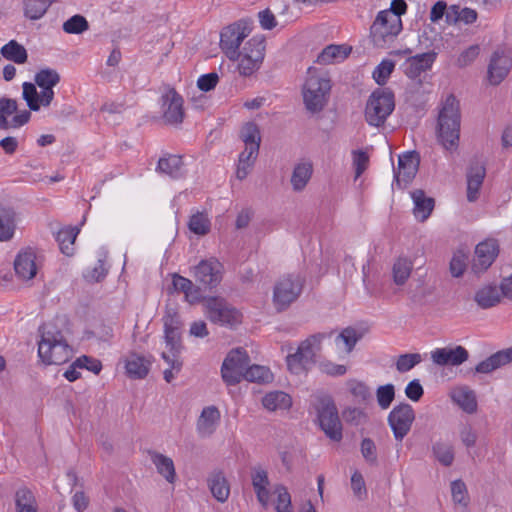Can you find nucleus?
Listing matches in <instances>:
<instances>
[{"mask_svg": "<svg viewBox=\"0 0 512 512\" xmlns=\"http://www.w3.org/2000/svg\"><path fill=\"white\" fill-rule=\"evenodd\" d=\"M34 81L23 83L22 96L31 111H39L41 106L48 107L53 101V87L60 82V75L54 69L44 68L35 74Z\"/></svg>", "mask_w": 512, "mask_h": 512, "instance_id": "f257e3e1", "label": "nucleus"}, {"mask_svg": "<svg viewBox=\"0 0 512 512\" xmlns=\"http://www.w3.org/2000/svg\"><path fill=\"white\" fill-rule=\"evenodd\" d=\"M41 340L38 343V355L47 365H61L70 358L71 349L62 332L53 323L40 326Z\"/></svg>", "mask_w": 512, "mask_h": 512, "instance_id": "f03ea898", "label": "nucleus"}, {"mask_svg": "<svg viewBox=\"0 0 512 512\" xmlns=\"http://www.w3.org/2000/svg\"><path fill=\"white\" fill-rule=\"evenodd\" d=\"M459 133V103L454 95H449L438 116V140L446 150L452 151L458 147Z\"/></svg>", "mask_w": 512, "mask_h": 512, "instance_id": "7ed1b4c3", "label": "nucleus"}, {"mask_svg": "<svg viewBox=\"0 0 512 512\" xmlns=\"http://www.w3.org/2000/svg\"><path fill=\"white\" fill-rule=\"evenodd\" d=\"M394 108L393 92L388 88H377L367 100L365 119L369 125L380 127L384 125Z\"/></svg>", "mask_w": 512, "mask_h": 512, "instance_id": "20e7f679", "label": "nucleus"}, {"mask_svg": "<svg viewBox=\"0 0 512 512\" xmlns=\"http://www.w3.org/2000/svg\"><path fill=\"white\" fill-rule=\"evenodd\" d=\"M315 409L319 426L324 434L330 440L340 442L343 438V428L332 397L329 395L318 396Z\"/></svg>", "mask_w": 512, "mask_h": 512, "instance_id": "39448f33", "label": "nucleus"}, {"mask_svg": "<svg viewBox=\"0 0 512 512\" xmlns=\"http://www.w3.org/2000/svg\"><path fill=\"white\" fill-rule=\"evenodd\" d=\"M331 89L330 79L315 75L313 67L308 68V77L303 87V99L306 109L312 113L320 112L327 103Z\"/></svg>", "mask_w": 512, "mask_h": 512, "instance_id": "423d86ee", "label": "nucleus"}, {"mask_svg": "<svg viewBox=\"0 0 512 512\" xmlns=\"http://www.w3.org/2000/svg\"><path fill=\"white\" fill-rule=\"evenodd\" d=\"M402 28V20H398L394 12L382 10L378 12L370 27L371 41L378 48H386L395 40Z\"/></svg>", "mask_w": 512, "mask_h": 512, "instance_id": "0eeeda50", "label": "nucleus"}, {"mask_svg": "<svg viewBox=\"0 0 512 512\" xmlns=\"http://www.w3.org/2000/svg\"><path fill=\"white\" fill-rule=\"evenodd\" d=\"M203 306L207 319L213 324L234 329L242 322V313L222 297H208Z\"/></svg>", "mask_w": 512, "mask_h": 512, "instance_id": "6e6552de", "label": "nucleus"}, {"mask_svg": "<svg viewBox=\"0 0 512 512\" xmlns=\"http://www.w3.org/2000/svg\"><path fill=\"white\" fill-rule=\"evenodd\" d=\"M331 334L317 333L302 341L294 354L287 356V366L295 374L308 370L315 363V349L319 350L321 342Z\"/></svg>", "mask_w": 512, "mask_h": 512, "instance_id": "1a4fd4ad", "label": "nucleus"}, {"mask_svg": "<svg viewBox=\"0 0 512 512\" xmlns=\"http://www.w3.org/2000/svg\"><path fill=\"white\" fill-rule=\"evenodd\" d=\"M304 280L299 275L289 274L280 278L274 286L273 303L277 311L287 309L302 293Z\"/></svg>", "mask_w": 512, "mask_h": 512, "instance_id": "9d476101", "label": "nucleus"}, {"mask_svg": "<svg viewBox=\"0 0 512 512\" xmlns=\"http://www.w3.org/2000/svg\"><path fill=\"white\" fill-rule=\"evenodd\" d=\"M249 364L250 358L244 348L239 347L231 350L222 363L221 375L223 381L227 385L240 383Z\"/></svg>", "mask_w": 512, "mask_h": 512, "instance_id": "9b49d317", "label": "nucleus"}, {"mask_svg": "<svg viewBox=\"0 0 512 512\" xmlns=\"http://www.w3.org/2000/svg\"><path fill=\"white\" fill-rule=\"evenodd\" d=\"M265 41L263 38L253 37L248 40L239 52L238 71L243 76H250L257 71L264 59Z\"/></svg>", "mask_w": 512, "mask_h": 512, "instance_id": "f8f14e48", "label": "nucleus"}, {"mask_svg": "<svg viewBox=\"0 0 512 512\" xmlns=\"http://www.w3.org/2000/svg\"><path fill=\"white\" fill-rule=\"evenodd\" d=\"M249 33L250 28L244 21L223 28L220 34V47L230 60L234 61L239 57V47Z\"/></svg>", "mask_w": 512, "mask_h": 512, "instance_id": "ddd939ff", "label": "nucleus"}, {"mask_svg": "<svg viewBox=\"0 0 512 512\" xmlns=\"http://www.w3.org/2000/svg\"><path fill=\"white\" fill-rule=\"evenodd\" d=\"M415 411L408 403H400L390 411L387 421L396 441L401 442L410 432Z\"/></svg>", "mask_w": 512, "mask_h": 512, "instance_id": "4468645a", "label": "nucleus"}, {"mask_svg": "<svg viewBox=\"0 0 512 512\" xmlns=\"http://www.w3.org/2000/svg\"><path fill=\"white\" fill-rule=\"evenodd\" d=\"M222 270L223 265L216 258L205 259L194 267L193 276L204 288L212 289L221 282Z\"/></svg>", "mask_w": 512, "mask_h": 512, "instance_id": "2eb2a0df", "label": "nucleus"}, {"mask_svg": "<svg viewBox=\"0 0 512 512\" xmlns=\"http://www.w3.org/2000/svg\"><path fill=\"white\" fill-rule=\"evenodd\" d=\"M184 100L182 96L171 87L161 96L163 119L167 124L179 125L184 119Z\"/></svg>", "mask_w": 512, "mask_h": 512, "instance_id": "dca6fc26", "label": "nucleus"}, {"mask_svg": "<svg viewBox=\"0 0 512 512\" xmlns=\"http://www.w3.org/2000/svg\"><path fill=\"white\" fill-rule=\"evenodd\" d=\"M486 176L485 162L477 157L470 160L466 171L467 200L475 202L480 195V189Z\"/></svg>", "mask_w": 512, "mask_h": 512, "instance_id": "f3484780", "label": "nucleus"}, {"mask_svg": "<svg viewBox=\"0 0 512 512\" xmlns=\"http://www.w3.org/2000/svg\"><path fill=\"white\" fill-rule=\"evenodd\" d=\"M419 155L417 152H407L398 158V166L394 169V178L398 186H406L415 177L419 167Z\"/></svg>", "mask_w": 512, "mask_h": 512, "instance_id": "a211bd4d", "label": "nucleus"}, {"mask_svg": "<svg viewBox=\"0 0 512 512\" xmlns=\"http://www.w3.org/2000/svg\"><path fill=\"white\" fill-rule=\"evenodd\" d=\"M499 253V246L496 240L488 239L480 242L475 248L472 269L479 273L487 270L495 261Z\"/></svg>", "mask_w": 512, "mask_h": 512, "instance_id": "6ab92c4d", "label": "nucleus"}, {"mask_svg": "<svg viewBox=\"0 0 512 512\" xmlns=\"http://www.w3.org/2000/svg\"><path fill=\"white\" fill-rule=\"evenodd\" d=\"M469 358V353L463 346L454 348H437L431 352L432 361L439 366H459Z\"/></svg>", "mask_w": 512, "mask_h": 512, "instance_id": "aec40b11", "label": "nucleus"}, {"mask_svg": "<svg viewBox=\"0 0 512 512\" xmlns=\"http://www.w3.org/2000/svg\"><path fill=\"white\" fill-rule=\"evenodd\" d=\"M36 254L31 248L18 253L14 260L16 275L22 280H30L37 274Z\"/></svg>", "mask_w": 512, "mask_h": 512, "instance_id": "412c9836", "label": "nucleus"}, {"mask_svg": "<svg viewBox=\"0 0 512 512\" xmlns=\"http://www.w3.org/2000/svg\"><path fill=\"white\" fill-rule=\"evenodd\" d=\"M512 60L503 52L496 51L491 56L488 66V80L492 85L500 84L508 75Z\"/></svg>", "mask_w": 512, "mask_h": 512, "instance_id": "4be33fe9", "label": "nucleus"}, {"mask_svg": "<svg viewBox=\"0 0 512 512\" xmlns=\"http://www.w3.org/2000/svg\"><path fill=\"white\" fill-rule=\"evenodd\" d=\"M436 56L437 54L435 52H427L408 58L404 64L405 74L410 79H416L422 72H425L432 67L436 60Z\"/></svg>", "mask_w": 512, "mask_h": 512, "instance_id": "5701e85b", "label": "nucleus"}, {"mask_svg": "<svg viewBox=\"0 0 512 512\" xmlns=\"http://www.w3.org/2000/svg\"><path fill=\"white\" fill-rule=\"evenodd\" d=\"M512 362V347L500 350L475 367L476 373L488 374Z\"/></svg>", "mask_w": 512, "mask_h": 512, "instance_id": "b1692460", "label": "nucleus"}, {"mask_svg": "<svg viewBox=\"0 0 512 512\" xmlns=\"http://www.w3.org/2000/svg\"><path fill=\"white\" fill-rule=\"evenodd\" d=\"M220 411L214 405L205 407L198 420L197 432L201 437H208L214 433L220 421Z\"/></svg>", "mask_w": 512, "mask_h": 512, "instance_id": "393cba45", "label": "nucleus"}, {"mask_svg": "<svg viewBox=\"0 0 512 512\" xmlns=\"http://www.w3.org/2000/svg\"><path fill=\"white\" fill-rule=\"evenodd\" d=\"M450 397L466 413L473 414L477 411L476 394L468 386L455 387L451 390Z\"/></svg>", "mask_w": 512, "mask_h": 512, "instance_id": "a878e982", "label": "nucleus"}, {"mask_svg": "<svg viewBox=\"0 0 512 512\" xmlns=\"http://www.w3.org/2000/svg\"><path fill=\"white\" fill-rule=\"evenodd\" d=\"M411 198L413 199L414 202V216L421 222H424L429 218L434 209V199L431 197H427L425 195V192L420 189L411 192Z\"/></svg>", "mask_w": 512, "mask_h": 512, "instance_id": "bb28decb", "label": "nucleus"}, {"mask_svg": "<svg viewBox=\"0 0 512 512\" xmlns=\"http://www.w3.org/2000/svg\"><path fill=\"white\" fill-rule=\"evenodd\" d=\"M151 361L137 353H130L126 359V372L130 378L143 379L149 373Z\"/></svg>", "mask_w": 512, "mask_h": 512, "instance_id": "cd10ccee", "label": "nucleus"}, {"mask_svg": "<svg viewBox=\"0 0 512 512\" xmlns=\"http://www.w3.org/2000/svg\"><path fill=\"white\" fill-rule=\"evenodd\" d=\"M252 485L257 497V500L266 507L269 500V479L267 471L261 467H254L251 473Z\"/></svg>", "mask_w": 512, "mask_h": 512, "instance_id": "c85d7f7f", "label": "nucleus"}, {"mask_svg": "<svg viewBox=\"0 0 512 512\" xmlns=\"http://www.w3.org/2000/svg\"><path fill=\"white\" fill-rule=\"evenodd\" d=\"M149 454L157 472L162 475L167 482L173 484L176 481V471L173 460L156 451H150Z\"/></svg>", "mask_w": 512, "mask_h": 512, "instance_id": "c756f323", "label": "nucleus"}, {"mask_svg": "<svg viewBox=\"0 0 512 512\" xmlns=\"http://www.w3.org/2000/svg\"><path fill=\"white\" fill-rule=\"evenodd\" d=\"M182 168V158L177 155L168 154L158 160L156 171L168 175L173 179H177L183 175Z\"/></svg>", "mask_w": 512, "mask_h": 512, "instance_id": "7c9ffc66", "label": "nucleus"}, {"mask_svg": "<svg viewBox=\"0 0 512 512\" xmlns=\"http://www.w3.org/2000/svg\"><path fill=\"white\" fill-rule=\"evenodd\" d=\"M16 213L12 207L0 205V241L10 240L16 228Z\"/></svg>", "mask_w": 512, "mask_h": 512, "instance_id": "2f4dec72", "label": "nucleus"}, {"mask_svg": "<svg viewBox=\"0 0 512 512\" xmlns=\"http://www.w3.org/2000/svg\"><path fill=\"white\" fill-rule=\"evenodd\" d=\"M208 486L216 500L222 503L227 501L230 495V485L222 472L212 474L208 479Z\"/></svg>", "mask_w": 512, "mask_h": 512, "instance_id": "473e14b6", "label": "nucleus"}, {"mask_svg": "<svg viewBox=\"0 0 512 512\" xmlns=\"http://www.w3.org/2000/svg\"><path fill=\"white\" fill-rule=\"evenodd\" d=\"M262 404L269 411L286 410L291 407L292 399L283 391H273L263 397Z\"/></svg>", "mask_w": 512, "mask_h": 512, "instance_id": "72a5a7b5", "label": "nucleus"}, {"mask_svg": "<svg viewBox=\"0 0 512 512\" xmlns=\"http://www.w3.org/2000/svg\"><path fill=\"white\" fill-rule=\"evenodd\" d=\"M351 50V47L346 45H329L318 55L317 62L327 65L331 64L333 61L344 60L349 56Z\"/></svg>", "mask_w": 512, "mask_h": 512, "instance_id": "f704fd0d", "label": "nucleus"}, {"mask_svg": "<svg viewBox=\"0 0 512 512\" xmlns=\"http://www.w3.org/2000/svg\"><path fill=\"white\" fill-rule=\"evenodd\" d=\"M258 154L259 149L245 146V149L240 153L238 159L236 170L237 179L244 180L248 176L250 169L253 167L254 162L257 159Z\"/></svg>", "mask_w": 512, "mask_h": 512, "instance_id": "c9c22d12", "label": "nucleus"}, {"mask_svg": "<svg viewBox=\"0 0 512 512\" xmlns=\"http://www.w3.org/2000/svg\"><path fill=\"white\" fill-rule=\"evenodd\" d=\"M54 0H21L24 16L30 20L42 18Z\"/></svg>", "mask_w": 512, "mask_h": 512, "instance_id": "e433bc0d", "label": "nucleus"}, {"mask_svg": "<svg viewBox=\"0 0 512 512\" xmlns=\"http://www.w3.org/2000/svg\"><path fill=\"white\" fill-rule=\"evenodd\" d=\"M0 52L6 60L12 61L16 64H24L28 59L27 50L16 40H10L1 48Z\"/></svg>", "mask_w": 512, "mask_h": 512, "instance_id": "4c0bfd02", "label": "nucleus"}, {"mask_svg": "<svg viewBox=\"0 0 512 512\" xmlns=\"http://www.w3.org/2000/svg\"><path fill=\"white\" fill-rule=\"evenodd\" d=\"M15 507L17 512H38L36 498L27 487H21L16 491Z\"/></svg>", "mask_w": 512, "mask_h": 512, "instance_id": "58836bf2", "label": "nucleus"}, {"mask_svg": "<svg viewBox=\"0 0 512 512\" xmlns=\"http://www.w3.org/2000/svg\"><path fill=\"white\" fill-rule=\"evenodd\" d=\"M413 269V263L407 257H399L393 264L392 276L396 285L402 286L409 279Z\"/></svg>", "mask_w": 512, "mask_h": 512, "instance_id": "ea45409f", "label": "nucleus"}, {"mask_svg": "<svg viewBox=\"0 0 512 512\" xmlns=\"http://www.w3.org/2000/svg\"><path fill=\"white\" fill-rule=\"evenodd\" d=\"M474 299L481 308L487 309L500 302L501 294L497 287L485 286L476 292Z\"/></svg>", "mask_w": 512, "mask_h": 512, "instance_id": "a19ab883", "label": "nucleus"}, {"mask_svg": "<svg viewBox=\"0 0 512 512\" xmlns=\"http://www.w3.org/2000/svg\"><path fill=\"white\" fill-rule=\"evenodd\" d=\"M313 172L312 164L299 163L294 167L291 184L295 191H301L305 188Z\"/></svg>", "mask_w": 512, "mask_h": 512, "instance_id": "79ce46f5", "label": "nucleus"}, {"mask_svg": "<svg viewBox=\"0 0 512 512\" xmlns=\"http://www.w3.org/2000/svg\"><path fill=\"white\" fill-rule=\"evenodd\" d=\"M78 233L79 229L77 227H67L57 232L56 241L59 243L60 250L63 254L67 256L73 254V245Z\"/></svg>", "mask_w": 512, "mask_h": 512, "instance_id": "37998d69", "label": "nucleus"}, {"mask_svg": "<svg viewBox=\"0 0 512 512\" xmlns=\"http://www.w3.org/2000/svg\"><path fill=\"white\" fill-rule=\"evenodd\" d=\"M349 392L358 403H368L372 399V393L368 385L356 379H350L346 383Z\"/></svg>", "mask_w": 512, "mask_h": 512, "instance_id": "c03bdc74", "label": "nucleus"}, {"mask_svg": "<svg viewBox=\"0 0 512 512\" xmlns=\"http://www.w3.org/2000/svg\"><path fill=\"white\" fill-rule=\"evenodd\" d=\"M240 138L246 147L260 149L261 135L259 127L254 122H247L241 129Z\"/></svg>", "mask_w": 512, "mask_h": 512, "instance_id": "a18cd8bd", "label": "nucleus"}, {"mask_svg": "<svg viewBox=\"0 0 512 512\" xmlns=\"http://www.w3.org/2000/svg\"><path fill=\"white\" fill-rule=\"evenodd\" d=\"M432 452L435 458L443 465V466H451L454 461V450L452 445L438 441L433 444Z\"/></svg>", "mask_w": 512, "mask_h": 512, "instance_id": "49530a36", "label": "nucleus"}, {"mask_svg": "<svg viewBox=\"0 0 512 512\" xmlns=\"http://www.w3.org/2000/svg\"><path fill=\"white\" fill-rule=\"evenodd\" d=\"M362 335L357 332V330L353 327H347L342 330L340 334L337 335L335 339L336 345L343 343L345 346V351L347 353H351L356 345V343L361 339Z\"/></svg>", "mask_w": 512, "mask_h": 512, "instance_id": "de8ad7c7", "label": "nucleus"}, {"mask_svg": "<svg viewBox=\"0 0 512 512\" xmlns=\"http://www.w3.org/2000/svg\"><path fill=\"white\" fill-rule=\"evenodd\" d=\"M18 111V104L15 99L0 98V129L8 130L7 117Z\"/></svg>", "mask_w": 512, "mask_h": 512, "instance_id": "09e8293b", "label": "nucleus"}, {"mask_svg": "<svg viewBox=\"0 0 512 512\" xmlns=\"http://www.w3.org/2000/svg\"><path fill=\"white\" fill-rule=\"evenodd\" d=\"M62 28L68 34H81L89 29V23L84 16L76 14L66 20Z\"/></svg>", "mask_w": 512, "mask_h": 512, "instance_id": "8fccbe9b", "label": "nucleus"}, {"mask_svg": "<svg viewBox=\"0 0 512 512\" xmlns=\"http://www.w3.org/2000/svg\"><path fill=\"white\" fill-rule=\"evenodd\" d=\"M271 377V373L268 368L260 365H249L246 369L243 379L250 382H265Z\"/></svg>", "mask_w": 512, "mask_h": 512, "instance_id": "3c124183", "label": "nucleus"}, {"mask_svg": "<svg viewBox=\"0 0 512 512\" xmlns=\"http://www.w3.org/2000/svg\"><path fill=\"white\" fill-rule=\"evenodd\" d=\"M189 229L198 235H206L210 231V221L203 213H196L189 220Z\"/></svg>", "mask_w": 512, "mask_h": 512, "instance_id": "603ef678", "label": "nucleus"}, {"mask_svg": "<svg viewBox=\"0 0 512 512\" xmlns=\"http://www.w3.org/2000/svg\"><path fill=\"white\" fill-rule=\"evenodd\" d=\"M422 361V356L419 353H406L401 354L396 361V369L400 373H405Z\"/></svg>", "mask_w": 512, "mask_h": 512, "instance_id": "864d4df0", "label": "nucleus"}, {"mask_svg": "<svg viewBox=\"0 0 512 512\" xmlns=\"http://www.w3.org/2000/svg\"><path fill=\"white\" fill-rule=\"evenodd\" d=\"M378 405L382 409H388L395 398V387L393 384L379 386L376 390Z\"/></svg>", "mask_w": 512, "mask_h": 512, "instance_id": "5fc2aeb1", "label": "nucleus"}, {"mask_svg": "<svg viewBox=\"0 0 512 512\" xmlns=\"http://www.w3.org/2000/svg\"><path fill=\"white\" fill-rule=\"evenodd\" d=\"M275 494H277L276 511L277 512H293L291 505V496L287 488L283 485L275 487Z\"/></svg>", "mask_w": 512, "mask_h": 512, "instance_id": "6e6d98bb", "label": "nucleus"}, {"mask_svg": "<svg viewBox=\"0 0 512 512\" xmlns=\"http://www.w3.org/2000/svg\"><path fill=\"white\" fill-rule=\"evenodd\" d=\"M394 62L383 60L373 71V78L379 85H384L394 70Z\"/></svg>", "mask_w": 512, "mask_h": 512, "instance_id": "4d7b16f0", "label": "nucleus"}, {"mask_svg": "<svg viewBox=\"0 0 512 512\" xmlns=\"http://www.w3.org/2000/svg\"><path fill=\"white\" fill-rule=\"evenodd\" d=\"M360 449L361 454L367 463H369L370 465H377L378 459L376 445L371 438H364L361 441Z\"/></svg>", "mask_w": 512, "mask_h": 512, "instance_id": "13d9d810", "label": "nucleus"}, {"mask_svg": "<svg viewBox=\"0 0 512 512\" xmlns=\"http://www.w3.org/2000/svg\"><path fill=\"white\" fill-rule=\"evenodd\" d=\"M164 331L181 330L182 321L176 309L167 307L163 316Z\"/></svg>", "mask_w": 512, "mask_h": 512, "instance_id": "bf43d9fd", "label": "nucleus"}, {"mask_svg": "<svg viewBox=\"0 0 512 512\" xmlns=\"http://www.w3.org/2000/svg\"><path fill=\"white\" fill-rule=\"evenodd\" d=\"M342 417L345 422L355 425V426H358V425L362 424L363 422H365L367 415L360 408L348 407L345 410H343Z\"/></svg>", "mask_w": 512, "mask_h": 512, "instance_id": "052dcab7", "label": "nucleus"}, {"mask_svg": "<svg viewBox=\"0 0 512 512\" xmlns=\"http://www.w3.org/2000/svg\"><path fill=\"white\" fill-rule=\"evenodd\" d=\"M164 339L166 346L170 351L181 352L182 340L181 330H166L164 331Z\"/></svg>", "mask_w": 512, "mask_h": 512, "instance_id": "680f3d73", "label": "nucleus"}, {"mask_svg": "<svg viewBox=\"0 0 512 512\" xmlns=\"http://www.w3.org/2000/svg\"><path fill=\"white\" fill-rule=\"evenodd\" d=\"M369 156L362 150L353 151V165L355 167V175L359 177L367 168Z\"/></svg>", "mask_w": 512, "mask_h": 512, "instance_id": "e2e57ef3", "label": "nucleus"}, {"mask_svg": "<svg viewBox=\"0 0 512 512\" xmlns=\"http://www.w3.org/2000/svg\"><path fill=\"white\" fill-rule=\"evenodd\" d=\"M351 488L359 499H363L367 495L365 481L359 471H355L351 476Z\"/></svg>", "mask_w": 512, "mask_h": 512, "instance_id": "0e129e2a", "label": "nucleus"}, {"mask_svg": "<svg viewBox=\"0 0 512 512\" xmlns=\"http://www.w3.org/2000/svg\"><path fill=\"white\" fill-rule=\"evenodd\" d=\"M451 492L454 502L466 505V485L462 480H455L451 483Z\"/></svg>", "mask_w": 512, "mask_h": 512, "instance_id": "69168bd1", "label": "nucleus"}, {"mask_svg": "<svg viewBox=\"0 0 512 512\" xmlns=\"http://www.w3.org/2000/svg\"><path fill=\"white\" fill-rule=\"evenodd\" d=\"M480 48L478 45H471L464 50L457 59L459 67H465L471 64L479 55Z\"/></svg>", "mask_w": 512, "mask_h": 512, "instance_id": "338daca9", "label": "nucleus"}, {"mask_svg": "<svg viewBox=\"0 0 512 512\" xmlns=\"http://www.w3.org/2000/svg\"><path fill=\"white\" fill-rule=\"evenodd\" d=\"M76 366L85 368L88 371L98 374L102 369V364L98 359L83 355L76 359Z\"/></svg>", "mask_w": 512, "mask_h": 512, "instance_id": "774afa93", "label": "nucleus"}]
</instances>
